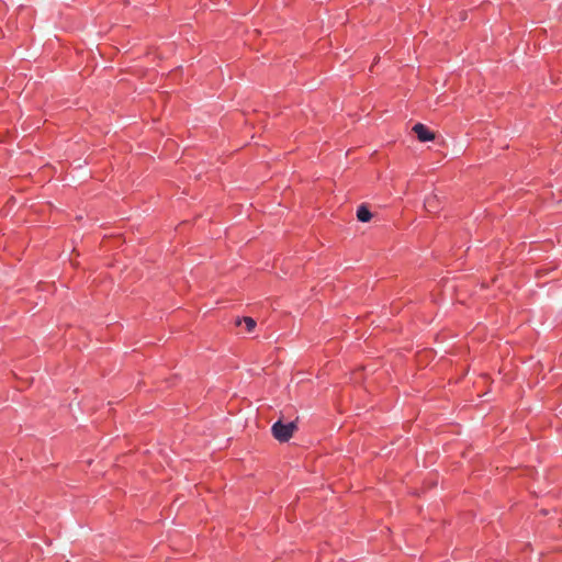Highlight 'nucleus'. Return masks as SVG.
<instances>
[{
	"instance_id": "1",
	"label": "nucleus",
	"mask_w": 562,
	"mask_h": 562,
	"mask_svg": "<svg viewBox=\"0 0 562 562\" xmlns=\"http://www.w3.org/2000/svg\"><path fill=\"white\" fill-rule=\"evenodd\" d=\"M296 429L297 426L294 422L284 424L281 420H278L271 427L273 437L280 442L289 441Z\"/></svg>"
},
{
	"instance_id": "2",
	"label": "nucleus",
	"mask_w": 562,
	"mask_h": 562,
	"mask_svg": "<svg viewBox=\"0 0 562 562\" xmlns=\"http://www.w3.org/2000/svg\"><path fill=\"white\" fill-rule=\"evenodd\" d=\"M413 131L420 142H429L435 139V134L422 123L415 124Z\"/></svg>"
},
{
	"instance_id": "5",
	"label": "nucleus",
	"mask_w": 562,
	"mask_h": 562,
	"mask_svg": "<svg viewBox=\"0 0 562 562\" xmlns=\"http://www.w3.org/2000/svg\"><path fill=\"white\" fill-rule=\"evenodd\" d=\"M243 323L245 324L247 333L254 331V329L256 327V321L254 318L243 317V318H236V321H235L236 326H240Z\"/></svg>"
},
{
	"instance_id": "4",
	"label": "nucleus",
	"mask_w": 562,
	"mask_h": 562,
	"mask_svg": "<svg viewBox=\"0 0 562 562\" xmlns=\"http://www.w3.org/2000/svg\"><path fill=\"white\" fill-rule=\"evenodd\" d=\"M357 218L360 222H369L372 218V213L369 211L367 205L361 204L357 210Z\"/></svg>"
},
{
	"instance_id": "3",
	"label": "nucleus",
	"mask_w": 562,
	"mask_h": 562,
	"mask_svg": "<svg viewBox=\"0 0 562 562\" xmlns=\"http://www.w3.org/2000/svg\"><path fill=\"white\" fill-rule=\"evenodd\" d=\"M439 199L437 194H431L425 200V209L429 213H436L438 211Z\"/></svg>"
}]
</instances>
